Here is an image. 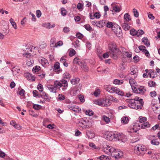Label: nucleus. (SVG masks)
Wrapping results in <instances>:
<instances>
[{"label": "nucleus", "mask_w": 160, "mask_h": 160, "mask_svg": "<svg viewBox=\"0 0 160 160\" xmlns=\"http://www.w3.org/2000/svg\"><path fill=\"white\" fill-rule=\"evenodd\" d=\"M145 151L144 146L141 145H138L134 148V152L138 155L144 154Z\"/></svg>", "instance_id": "1"}, {"label": "nucleus", "mask_w": 160, "mask_h": 160, "mask_svg": "<svg viewBox=\"0 0 160 160\" xmlns=\"http://www.w3.org/2000/svg\"><path fill=\"white\" fill-rule=\"evenodd\" d=\"M109 151L111 152V155L115 157V158H119L123 156L122 152L121 151L111 148L108 149Z\"/></svg>", "instance_id": "2"}, {"label": "nucleus", "mask_w": 160, "mask_h": 160, "mask_svg": "<svg viewBox=\"0 0 160 160\" xmlns=\"http://www.w3.org/2000/svg\"><path fill=\"white\" fill-rule=\"evenodd\" d=\"M109 48L110 50V52L112 56L111 57L114 59L117 58V53L118 50L115 47V44L113 42H111L109 45Z\"/></svg>", "instance_id": "3"}, {"label": "nucleus", "mask_w": 160, "mask_h": 160, "mask_svg": "<svg viewBox=\"0 0 160 160\" xmlns=\"http://www.w3.org/2000/svg\"><path fill=\"white\" fill-rule=\"evenodd\" d=\"M116 35L120 37L122 35V32L121 27L117 24H114V27L112 28V30Z\"/></svg>", "instance_id": "4"}, {"label": "nucleus", "mask_w": 160, "mask_h": 160, "mask_svg": "<svg viewBox=\"0 0 160 160\" xmlns=\"http://www.w3.org/2000/svg\"><path fill=\"white\" fill-rule=\"evenodd\" d=\"M128 102H129L128 106L136 110L140 109L142 108V105H136L134 102L133 99H128L127 100Z\"/></svg>", "instance_id": "5"}, {"label": "nucleus", "mask_w": 160, "mask_h": 160, "mask_svg": "<svg viewBox=\"0 0 160 160\" xmlns=\"http://www.w3.org/2000/svg\"><path fill=\"white\" fill-rule=\"evenodd\" d=\"M140 125L138 123H136L133 126L128 128L127 131L128 132L131 133L136 132L140 129Z\"/></svg>", "instance_id": "6"}, {"label": "nucleus", "mask_w": 160, "mask_h": 160, "mask_svg": "<svg viewBox=\"0 0 160 160\" xmlns=\"http://www.w3.org/2000/svg\"><path fill=\"white\" fill-rule=\"evenodd\" d=\"M105 135V138L109 141H111L113 139H116V133H114L112 132H107Z\"/></svg>", "instance_id": "7"}, {"label": "nucleus", "mask_w": 160, "mask_h": 160, "mask_svg": "<svg viewBox=\"0 0 160 160\" xmlns=\"http://www.w3.org/2000/svg\"><path fill=\"white\" fill-rule=\"evenodd\" d=\"M116 139L121 141L122 142H125L128 139L127 137L122 133H116Z\"/></svg>", "instance_id": "8"}, {"label": "nucleus", "mask_w": 160, "mask_h": 160, "mask_svg": "<svg viewBox=\"0 0 160 160\" xmlns=\"http://www.w3.org/2000/svg\"><path fill=\"white\" fill-rule=\"evenodd\" d=\"M110 90H111V91L112 92L111 93H115L121 96H123L124 95V93L123 92L120 90L117 87H111Z\"/></svg>", "instance_id": "9"}, {"label": "nucleus", "mask_w": 160, "mask_h": 160, "mask_svg": "<svg viewBox=\"0 0 160 160\" xmlns=\"http://www.w3.org/2000/svg\"><path fill=\"white\" fill-rule=\"evenodd\" d=\"M134 88L133 91L136 93L143 94L146 91L145 87L142 86L139 87L138 89L136 87Z\"/></svg>", "instance_id": "10"}, {"label": "nucleus", "mask_w": 160, "mask_h": 160, "mask_svg": "<svg viewBox=\"0 0 160 160\" xmlns=\"http://www.w3.org/2000/svg\"><path fill=\"white\" fill-rule=\"evenodd\" d=\"M111 103V102L108 99H102L101 106H110Z\"/></svg>", "instance_id": "11"}, {"label": "nucleus", "mask_w": 160, "mask_h": 160, "mask_svg": "<svg viewBox=\"0 0 160 160\" xmlns=\"http://www.w3.org/2000/svg\"><path fill=\"white\" fill-rule=\"evenodd\" d=\"M24 75L26 78L29 81H33L35 80L34 77L28 72L25 73Z\"/></svg>", "instance_id": "12"}, {"label": "nucleus", "mask_w": 160, "mask_h": 160, "mask_svg": "<svg viewBox=\"0 0 160 160\" xmlns=\"http://www.w3.org/2000/svg\"><path fill=\"white\" fill-rule=\"evenodd\" d=\"M79 65L82 69L85 72H88L89 70V68L86 63L84 62H80Z\"/></svg>", "instance_id": "13"}, {"label": "nucleus", "mask_w": 160, "mask_h": 160, "mask_svg": "<svg viewBox=\"0 0 160 160\" xmlns=\"http://www.w3.org/2000/svg\"><path fill=\"white\" fill-rule=\"evenodd\" d=\"M139 49L141 51L145 53L146 56L148 57L149 56V52L146 50V48L144 46H140L138 47Z\"/></svg>", "instance_id": "14"}, {"label": "nucleus", "mask_w": 160, "mask_h": 160, "mask_svg": "<svg viewBox=\"0 0 160 160\" xmlns=\"http://www.w3.org/2000/svg\"><path fill=\"white\" fill-rule=\"evenodd\" d=\"M39 62L44 67H46L48 64V61L44 58H42L39 59Z\"/></svg>", "instance_id": "15"}, {"label": "nucleus", "mask_w": 160, "mask_h": 160, "mask_svg": "<svg viewBox=\"0 0 160 160\" xmlns=\"http://www.w3.org/2000/svg\"><path fill=\"white\" fill-rule=\"evenodd\" d=\"M47 87L50 92L54 93H56L57 89L53 85L48 84L47 85Z\"/></svg>", "instance_id": "16"}, {"label": "nucleus", "mask_w": 160, "mask_h": 160, "mask_svg": "<svg viewBox=\"0 0 160 160\" xmlns=\"http://www.w3.org/2000/svg\"><path fill=\"white\" fill-rule=\"evenodd\" d=\"M57 90L58 89H60V88L62 87V84H61V80L59 81L58 80H56L54 82V84L53 85Z\"/></svg>", "instance_id": "17"}, {"label": "nucleus", "mask_w": 160, "mask_h": 160, "mask_svg": "<svg viewBox=\"0 0 160 160\" xmlns=\"http://www.w3.org/2000/svg\"><path fill=\"white\" fill-rule=\"evenodd\" d=\"M54 71L56 72V73H59L60 70L59 66V63L58 62H56L54 64Z\"/></svg>", "instance_id": "18"}, {"label": "nucleus", "mask_w": 160, "mask_h": 160, "mask_svg": "<svg viewBox=\"0 0 160 160\" xmlns=\"http://www.w3.org/2000/svg\"><path fill=\"white\" fill-rule=\"evenodd\" d=\"M129 82L133 90L134 89V88L136 87L135 86L137 84L136 82L133 79H131L129 80Z\"/></svg>", "instance_id": "19"}, {"label": "nucleus", "mask_w": 160, "mask_h": 160, "mask_svg": "<svg viewBox=\"0 0 160 160\" xmlns=\"http://www.w3.org/2000/svg\"><path fill=\"white\" fill-rule=\"evenodd\" d=\"M139 125L140 126V128L144 129L145 128H147L149 127L150 126V124L148 122H144L143 124H141V125Z\"/></svg>", "instance_id": "20"}, {"label": "nucleus", "mask_w": 160, "mask_h": 160, "mask_svg": "<svg viewBox=\"0 0 160 160\" xmlns=\"http://www.w3.org/2000/svg\"><path fill=\"white\" fill-rule=\"evenodd\" d=\"M85 122L84 119H82L78 123V126L82 128V129H85Z\"/></svg>", "instance_id": "21"}, {"label": "nucleus", "mask_w": 160, "mask_h": 160, "mask_svg": "<svg viewBox=\"0 0 160 160\" xmlns=\"http://www.w3.org/2000/svg\"><path fill=\"white\" fill-rule=\"evenodd\" d=\"M61 84H62V87L65 88H63L62 90L66 89L68 86L67 81L63 79L61 80Z\"/></svg>", "instance_id": "22"}, {"label": "nucleus", "mask_w": 160, "mask_h": 160, "mask_svg": "<svg viewBox=\"0 0 160 160\" xmlns=\"http://www.w3.org/2000/svg\"><path fill=\"white\" fill-rule=\"evenodd\" d=\"M134 100V102H135V101H136L138 102H137V103H139L140 105H142V107L143 104V102L142 99H140L138 97H135L134 99H133Z\"/></svg>", "instance_id": "23"}, {"label": "nucleus", "mask_w": 160, "mask_h": 160, "mask_svg": "<svg viewBox=\"0 0 160 160\" xmlns=\"http://www.w3.org/2000/svg\"><path fill=\"white\" fill-rule=\"evenodd\" d=\"M122 26L123 29L126 31L129 30L130 28V26L126 23H122Z\"/></svg>", "instance_id": "24"}, {"label": "nucleus", "mask_w": 160, "mask_h": 160, "mask_svg": "<svg viewBox=\"0 0 160 160\" xmlns=\"http://www.w3.org/2000/svg\"><path fill=\"white\" fill-rule=\"evenodd\" d=\"M79 79L78 78H74L71 79V82L72 84L75 85L79 83Z\"/></svg>", "instance_id": "25"}, {"label": "nucleus", "mask_w": 160, "mask_h": 160, "mask_svg": "<svg viewBox=\"0 0 160 160\" xmlns=\"http://www.w3.org/2000/svg\"><path fill=\"white\" fill-rule=\"evenodd\" d=\"M122 123L126 124L129 121L128 118L126 116L122 117L121 118Z\"/></svg>", "instance_id": "26"}, {"label": "nucleus", "mask_w": 160, "mask_h": 160, "mask_svg": "<svg viewBox=\"0 0 160 160\" xmlns=\"http://www.w3.org/2000/svg\"><path fill=\"white\" fill-rule=\"evenodd\" d=\"M93 25H96L98 27H102L103 25L101 24V21H93L92 22Z\"/></svg>", "instance_id": "27"}, {"label": "nucleus", "mask_w": 160, "mask_h": 160, "mask_svg": "<svg viewBox=\"0 0 160 160\" xmlns=\"http://www.w3.org/2000/svg\"><path fill=\"white\" fill-rule=\"evenodd\" d=\"M56 39L55 38H51L50 40V45L51 47H55V43L56 42Z\"/></svg>", "instance_id": "28"}, {"label": "nucleus", "mask_w": 160, "mask_h": 160, "mask_svg": "<svg viewBox=\"0 0 160 160\" xmlns=\"http://www.w3.org/2000/svg\"><path fill=\"white\" fill-rule=\"evenodd\" d=\"M142 41L147 47L149 46L150 44L147 38H143L142 39Z\"/></svg>", "instance_id": "29"}, {"label": "nucleus", "mask_w": 160, "mask_h": 160, "mask_svg": "<svg viewBox=\"0 0 160 160\" xmlns=\"http://www.w3.org/2000/svg\"><path fill=\"white\" fill-rule=\"evenodd\" d=\"M114 84L121 85L123 83V81L122 80H119L118 79H115L113 82Z\"/></svg>", "instance_id": "30"}, {"label": "nucleus", "mask_w": 160, "mask_h": 160, "mask_svg": "<svg viewBox=\"0 0 160 160\" xmlns=\"http://www.w3.org/2000/svg\"><path fill=\"white\" fill-rule=\"evenodd\" d=\"M124 19L126 22H128L131 20L130 15L128 13L124 14Z\"/></svg>", "instance_id": "31"}, {"label": "nucleus", "mask_w": 160, "mask_h": 160, "mask_svg": "<svg viewBox=\"0 0 160 160\" xmlns=\"http://www.w3.org/2000/svg\"><path fill=\"white\" fill-rule=\"evenodd\" d=\"M86 134L88 138H92L94 137L95 135L92 132L89 131L86 132Z\"/></svg>", "instance_id": "32"}, {"label": "nucleus", "mask_w": 160, "mask_h": 160, "mask_svg": "<svg viewBox=\"0 0 160 160\" xmlns=\"http://www.w3.org/2000/svg\"><path fill=\"white\" fill-rule=\"evenodd\" d=\"M9 21L13 28L15 29H17V28L16 24V23L13 21V19L12 18H11L9 19Z\"/></svg>", "instance_id": "33"}, {"label": "nucleus", "mask_w": 160, "mask_h": 160, "mask_svg": "<svg viewBox=\"0 0 160 160\" xmlns=\"http://www.w3.org/2000/svg\"><path fill=\"white\" fill-rule=\"evenodd\" d=\"M71 78L70 74L68 72H65L63 75V78L69 80Z\"/></svg>", "instance_id": "34"}, {"label": "nucleus", "mask_w": 160, "mask_h": 160, "mask_svg": "<svg viewBox=\"0 0 160 160\" xmlns=\"http://www.w3.org/2000/svg\"><path fill=\"white\" fill-rule=\"evenodd\" d=\"M73 111L76 112L78 113L80 112L81 110L79 107L77 106H74L72 110Z\"/></svg>", "instance_id": "35"}, {"label": "nucleus", "mask_w": 160, "mask_h": 160, "mask_svg": "<svg viewBox=\"0 0 160 160\" xmlns=\"http://www.w3.org/2000/svg\"><path fill=\"white\" fill-rule=\"evenodd\" d=\"M113 10L115 12H119L121 10V8L120 7L117 5L113 7Z\"/></svg>", "instance_id": "36"}, {"label": "nucleus", "mask_w": 160, "mask_h": 160, "mask_svg": "<svg viewBox=\"0 0 160 160\" xmlns=\"http://www.w3.org/2000/svg\"><path fill=\"white\" fill-rule=\"evenodd\" d=\"M139 122L141 123H144L147 120V118L145 117L140 116L139 118Z\"/></svg>", "instance_id": "37"}, {"label": "nucleus", "mask_w": 160, "mask_h": 160, "mask_svg": "<svg viewBox=\"0 0 160 160\" xmlns=\"http://www.w3.org/2000/svg\"><path fill=\"white\" fill-rule=\"evenodd\" d=\"M69 56L70 57L73 56L76 53L75 51L72 48H70L69 49Z\"/></svg>", "instance_id": "38"}, {"label": "nucleus", "mask_w": 160, "mask_h": 160, "mask_svg": "<svg viewBox=\"0 0 160 160\" xmlns=\"http://www.w3.org/2000/svg\"><path fill=\"white\" fill-rule=\"evenodd\" d=\"M84 120L85 121V122L84 126H85V129L91 126V123L87 119H84Z\"/></svg>", "instance_id": "39"}, {"label": "nucleus", "mask_w": 160, "mask_h": 160, "mask_svg": "<svg viewBox=\"0 0 160 160\" xmlns=\"http://www.w3.org/2000/svg\"><path fill=\"white\" fill-rule=\"evenodd\" d=\"M101 102L102 99H97L93 101L94 104L98 105L101 106Z\"/></svg>", "instance_id": "40"}, {"label": "nucleus", "mask_w": 160, "mask_h": 160, "mask_svg": "<svg viewBox=\"0 0 160 160\" xmlns=\"http://www.w3.org/2000/svg\"><path fill=\"white\" fill-rule=\"evenodd\" d=\"M80 62H82L80 61V59L77 58L76 57L74 58L73 60V62L74 64H78L79 65V64H80Z\"/></svg>", "instance_id": "41"}, {"label": "nucleus", "mask_w": 160, "mask_h": 160, "mask_svg": "<svg viewBox=\"0 0 160 160\" xmlns=\"http://www.w3.org/2000/svg\"><path fill=\"white\" fill-rule=\"evenodd\" d=\"M151 143L152 144L158 145L159 144V142L158 141L157 139H153L151 141Z\"/></svg>", "instance_id": "42"}, {"label": "nucleus", "mask_w": 160, "mask_h": 160, "mask_svg": "<svg viewBox=\"0 0 160 160\" xmlns=\"http://www.w3.org/2000/svg\"><path fill=\"white\" fill-rule=\"evenodd\" d=\"M19 70V69H18V68L14 67L13 68L12 71L13 73V74L14 75H16L17 73L18 72V71Z\"/></svg>", "instance_id": "43"}, {"label": "nucleus", "mask_w": 160, "mask_h": 160, "mask_svg": "<svg viewBox=\"0 0 160 160\" xmlns=\"http://www.w3.org/2000/svg\"><path fill=\"white\" fill-rule=\"evenodd\" d=\"M137 35L138 37H141L142 35L144 33V32L142 30H138L137 31Z\"/></svg>", "instance_id": "44"}, {"label": "nucleus", "mask_w": 160, "mask_h": 160, "mask_svg": "<svg viewBox=\"0 0 160 160\" xmlns=\"http://www.w3.org/2000/svg\"><path fill=\"white\" fill-rule=\"evenodd\" d=\"M85 113L86 115L91 116L93 115V112L92 110H88L85 111Z\"/></svg>", "instance_id": "45"}, {"label": "nucleus", "mask_w": 160, "mask_h": 160, "mask_svg": "<svg viewBox=\"0 0 160 160\" xmlns=\"http://www.w3.org/2000/svg\"><path fill=\"white\" fill-rule=\"evenodd\" d=\"M137 70L136 68L135 67L134 68H132L131 69V71L130 74L132 75H136V73H137Z\"/></svg>", "instance_id": "46"}, {"label": "nucleus", "mask_w": 160, "mask_h": 160, "mask_svg": "<svg viewBox=\"0 0 160 160\" xmlns=\"http://www.w3.org/2000/svg\"><path fill=\"white\" fill-rule=\"evenodd\" d=\"M130 34L132 36L137 35V31L134 29H131L130 31Z\"/></svg>", "instance_id": "47"}, {"label": "nucleus", "mask_w": 160, "mask_h": 160, "mask_svg": "<svg viewBox=\"0 0 160 160\" xmlns=\"http://www.w3.org/2000/svg\"><path fill=\"white\" fill-rule=\"evenodd\" d=\"M157 76L156 72L154 71L151 70V73L150 75V77L152 78H154Z\"/></svg>", "instance_id": "48"}, {"label": "nucleus", "mask_w": 160, "mask_h": 160, "mask_svg": "<svg viewBox=\"0 0 160 160\" xmlns=\"http://www.w3.org/2000/svg\"><path fill=\"white\" fill-rule=\"evenodd\" d=\"M33 107L35 109L38 110L41 108V106L38 104H33Z\"/></svg>", "instance_id": "49"}, {"label": "nucleus", "mask_w": 160, "mask_h": 160, "mask_svg": "<svg viewBox=\"0 0 160 160\" xmlns=\"http://www.w3.org/2000/svg\"><path fill=\"white\" fill-rule=\"evenodd\" d=\"M40 67L38 66H36L33 68L32 71L33 72H38L40 69Z\"/></svg>", "instance_id": "50"}, {"label": "nucleus", "mask_w": 160, "mask_h": 160, "mask_svg": "<svg viewBox=\"0 0 160 160\" xmlns=\"http://www.w3.org/2000/svg\"><path fill=\"white\" fill-rule=\"evenodd\" d=\"M89 146L93 149H97L98 148V147L96 146L95 144L93 142H90L89 143Z\"/></svg>", "instance_id": "51"}, {"label": "nucleus", "mask_w": 160, "mask_h": 160, "mask_svg": "<svg viewBox=\"0 0 160 160\" xmlns=\"http://www.w3.org/2000/svg\"><path fill=\"white\" fill-rule=\"evenodd\" d=\"M47 46V45L44 42H43L40 45L39 47L40 49H43L45 48Z\"/></svg>", "instance_id": "52"}, {"label": "nucleus", "mask_w": 160, "mask_h": 160, "mask_svg": "<svg viewBox=\"0 0 160 160\" xmlns=\"http://www.w3.org/2000/svg\"><path fill=\"white\" fill-rule=\"evenodd\" d=\"M133 13L134 16L136 17H138V12L137 10L135 8L133 9Z\"/></svg>", "instance_id": "53"}, {"label": "nucleus", "mask_w": 160, "mask_h": 160, "mask_svg": "<svg viewBox=\"0 0 160 160\" xmlns=\"http://www.w3.org/2000/svg\"><path fill=\"white\" fill-rule=\"evenodd\" d=\"M61 14L63 16H65L66 14L67 11L64 8H61Z\"/></svg>", "instance_id": "54"}, {"label": "nucleus", "mask_w": 160, "mask_h": 160, "mask_svg": "<svg viewBox=\"0 0 160 160\" xmlns=\"http://www.w3.org/2000/svg\"><path fill=\"white\" fill-rule=\"evenodd\" d=\"M107 27L109 28H112H112L114 27V24H113L112 22H108L107 23Z\"/></svg>", "instance_id": "55"}, {"label": "nucleus", "mask_w": 160, "mask_h": 160, "mask_svg": "<svg viewBox=\"0 0 160 160\" xmlns=\"http://www.w3.org/2000/svg\"><path fill=\"white\" fill-rule=\"evenodd\" d=\"M84 27L87 30L89 31L91 30V29H92V28L88 24L84 25Z\"/></svg>", "instance_id": "56"}, {"label": "nucleus", "mask_w": 160, "mask_h": 160, "mask_svg": "<svg viewBox=\"0 0 160 160\" xmlns=\"http://www.w3.org/2000/svg\"><path fill=\"white\" fill-rule=\"evenodd\" d=\"M103 118L104 120L107 123L109 122L110 121V118L105 115L103 116Z\"/></svg>", "instance_id": "57"}, {"label": "nucleus", "mask_w": 160, "mask_h": 160, "mask_svg": "<svg viewBox=\"0 0 160 160\" xmlns=\"http://www.w3.org/2000/svg\"><path fill=\"white\" fill-rule=\"evenodd\" d=\"M78 92V90H77L76 89L73 88L72 90L71 91V93L73 94V95H74L76 94Z\"/></svg>", "instance_id": "58"}, {"label": "nucleus", "mask_w": 160, "mask_h": 160, "mask_svg": "<svg viewBox=\"0 0 160 160\" xmlns=\"http://www.w3.org/2000/svg\"><path fill=\"white\" fill-rule=\"evenodd\" d=\"M58 98L59 100L61 101L65 99V97L64 95L62 94H59L58 96Z\"/></svg>", "instance_id": "59"}, {"label": "nucleus", "mask_w": 160, "mask_h": 160, "mask_svg": "<svg viewBox=\"0 0 160 160\" xmlns=\"http://www.w3.org/2000/svg\"><path fill=\"white\" fill-rule=\"evenodd\" d=\"M124 55L126 56L128 58H130L132 57V53L131 52L128 51L126 52V53H125Z\"/></svg>", "instance_id": "60"}, {"label": "nucleus", "mask_w": 160, "mask_h": 160, "mask_svg": "<svg viewBox=\"0 0 160 160\" xmlns=\"http://www.w3.org/2000/svg\"><path fill=\"white\" fill-rule=\"evenodd\" d=\"M63 44V42L61 41H60L58 42L57 43H55V47H57L58 46H62Z\"/></svg>", "instance_id": "61"}, {"label": "nucleus", "mask_w": 160, "mask_h": 160, "mask_svg": "<svg viewBox=\"0 0 160 160\" xmlns=\"http://www.w3.org/2000/svg\"><path fill=\"white\" fill-rule=\"evenodd\" d=\"M37 88L40 92H42L43 90L42 85L41 84H38L37 87Z\"/></svg>", "instance_id": "62"}, {"label": "nucleus", "mask_w": 160, "mask_h": 160, "mask_svg": "<svg viewBox=\"0 0 160 160\" xmlns=\"http://www.w3.org/2000/svg\"><path fill=\"white\" fill-rule=\"evenodd\" d=\"M100 93V91L98 89L94 92L93 94L95 96L97 97L99 95Z\"/></svg>", "instance_id": "63"}, {"label": "nucleus", "mask_w": 160, "mask_h": 160, "mask_svg": "<svg viewBox=\"0 0 160 160\" xmlns=\"http://www.w3.org/2000/svg\"><path fill=\"white\" fill-rule=\"evenodd\" d=\"M23 57L26 58H29L31 56V53L28 52H25L23 54Z\"/></svg>", "instance_id": "64"}]
</instances>
